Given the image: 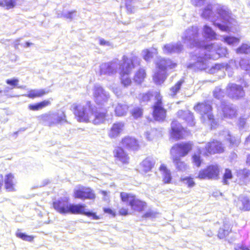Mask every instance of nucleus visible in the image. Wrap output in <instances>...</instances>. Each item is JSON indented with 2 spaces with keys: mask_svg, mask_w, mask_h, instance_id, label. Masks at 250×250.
I'll return each mask as SVG.
<instances>
[{
  "mask_svg": "<svg viewBox=\"0 0 250 250\" xmlns=\"http://www.w3.org/2000/svg\"><path fill=\"white\" fill-rule=\"evenodd\" d=\"M205 0H191L192 3L196 6H201L203 5Z\"/></svg>",
  "mask_w": 250,
  "mask_h": 250,
  "instance_id": "nucleus-59",
  "label": "nucleus"
},
{
  "mask_svg": "<svg viewBox=\"0 0 250 250\" xmlns=\"http://www.w3.org/2000/svg\"><path fill=\"white\" fill-rule=\"evenodd\" d=\"M227 92L229 97L234 99L241 98L245 95L243 87L235 83H229L227 87Z\"/></svg>",
  "mask_w": 250,
  "mask_h": 250,
  "instance_id": "nucleus-16",
  "label": "nucleus"
},
{
  "mask_svg": "<svg viewBox=\"0 0 250 250\" xmlns=\"http://www.w3.org/2000/svg\"><path fill=\"white\" fill-rule=\"evenodd\" d=\"M183 49V45L180 42L171 43L167 44L164 46L163 52L167 54L179 53L182 51Z\"/></svg>",
  "mask_w": 250,
  "mask_h": 250,
  "instance_id": "nucleus-20",
  "label": "nucleus"
},
{
  "mask_svg": "<svg viewBox=\"0 0 250 250\" xmlns=\"http://www.w3.org/2000/svg\"><path fill=\"white\" fill-rule=\"evenodd\" d=\"M48 93V91L44 89L40 90L30 89L28 91L25 96L28 98L34 99L37 98L42 97Z\"/></svg>",
  "mask_w": 250,
  "mask_h": 250,
  "instance_id": "nucleus-26",
  "label": "nucleus"
},
{
  "mask_svg": "<svg viewBox=\"0 0 250 250\" xmlns=\"http://www.w3.org/2000/svg\"><path fill=\"white\" fill-rule=\"evenodd\" d=\"M118 214L121 216H126L129 214V210L126 208H122L118 211Z\"/></svg>",
  "mask_w": 250,
  "mask_h": 250,
  "instance_id": "nucleus-54",
  "label": "nucleus"
},
{
  "mask_svg": "<svg viewBox=\"0 0 250 250\" xmlns=\"http://www.w3.org/2000/svg\"><path fill=\"white\" fill-rule=\"evenodd\" d=\"M93 94L95 102L99 105H104L109 99V94L99 84L94 85Z\"/></svg>",
  "mask_w": 250,
  "mask_h": 250,
  "instance_id": "nucleus-13",
  "label": "nucleus"
},
{
  "mask_svg": "<svg viewBox=\"0 0 250 250\" xmlns=\"http://www.w3.org/2000/svg\"><path fill=\"white\" fill-rule=\"evenodd\" d=\"M237 54H249L250 53V45L247 44H243L240 47L236 49Z\"/></svg>",
  "mask_w": 250,
  "mask_h": 250,
  "instance_id": "nucleus-43",
  "label": "nucleus"
},
{
  "mask_svg": "<svg viewBox=\"0 0 250 250\" xmlns=\"http://www.w3.org/2000/svg\"><path fill=\"white\" fill-rule=\"evenodd\" d=\"M224 151L225 148L222 142L213 139L207 143L203 154L204 156L208 157L212 154L223 153Z\"/></svg>",
  "mask_w": 250,
  "mask_h": 250,
  "instance_id": "nucleus-11",
  "label": "nucleus"
},
{
  "mask_svg": "<svg viewBox=\"0 0 250 250\" xmlns=\"http://www.w3.org/2000/svg\"><path fill=\"white\" fill-rule=\"evenodd\" d=\"M85 205H79V213L84 215L87 217H92L93 219L98 220L100 217L96 214V213L90 212L87 210Z\"/></svg>",
  "mask_w": 250,
  "mask_h": 250,
  "instance_id": "nucleus-31",
  "label": "nucleus"
},
{
  "mask_svg": "<svg viewBox=\"0 0 250 250\" xmlns=\"http://www.w3.org/2000/svg\"><path fill=\"white\" fill-rule=\"evenodd\" d=\"M241 206L239 209L243 211H250V199L247 196H243L239 199Z\"/></svg>",
  "mask_w": 250,
  "mask_h": 250,
  "instance_id": "nucleus-30",
  "label": "nucleus"
},
{
  "mask_svg": "<svg viewBox=\"0 0 250 250\" xmlns=\"http://www.w3.org/2000/svg\"><path fill=\"white\" fill-rule=\"evenodd\" d=\"M180 181L186 185L188 188H192L196 185L193 178L191 176H186L182 177Z\"/></svg>",
  "mask_w": 250,
  "mask_h": 250,
  "instance_id": "nucleus-38",
  "label": "nucleus"
},
{
  "mask_svg": "<svg viewBox=\"0 0 250 250\" xmlns=\"http://www.w3.org/2000/svg\"><path fill=\"white\" fill-rule=\"evenodd\" d=\"M171 155L172 162L178 171H184L187 169L188 165L184 161L182 160V157L176 155Z\"/></svg>",
  "mask_w": 250,
  "mask_h": 250,
  "instance_id": "nucleus-23",
  "label": "nucleus"
},
{
  "mask_svg": "<svg viewBox=\"0 0 250 250\" xmlns=\"http://www.w3.org/2000/svg\"><path fill=\"white\" fill-rule=\"evenodd\" d=\"M28 108L29 110L32 111H37L42 109L39 103L35 104H30L28 105Z\"/></svg>",
  "mask_w": 250,
  "mask_h": 250,
  "instance_id": "nucleus-51",
  "label": "nucleus"
},
{
  "mask_svg": "<svg viewBox=\"0 0 250 250\" xmlns=\"http://www.w3.org/2000/svg\"><path fill=\"white\" fill-rule=\"evenodd\" d=\"M213 95L215 98L220 100L224 97L225 92L219 87H216L213 91Z\"/></svg>",
  "mask_w": 250,
  "mask_h": 250,
  "instance_id": "nucleus-44",
  "label": "nucleus"
},
{
  "mask_svg": "<svg viewBox=\"0 0 250 250\" xmlns=\"http://www.w3.org/2000/svg\"><path fill=\"white\" fill-rule=\"evenodd\" d=\"M159 170L162 172V180L164 184H167L171 183L172 177L170 170L164 164L159 167Z\"/></svg>",
  "mask_w": 250,
  "mask_h": 250,
  "instance_id": "nucleus-24",
  "label": "nucleus"
},
{
  "mask_svg": "<svg viewBox=\"0 0 250 250\" xmlns=\"http://www.w3.org/2000/svg\"><path fill=\"white\" fill-rule=\"evenodd\" d=\"M233 175L231 169L226 168L224 173L222 176V183L224 185H228L229 184V180L231 179Z\"/></svg>",
  "mask_w": 250,
  "mask_h": 250,
  "instance_id": "nucleus-35",
  "label": "nucleus"
},
{
  "mask_svg": "<svg viewBox=\"0 0 250 250\" xmlns=\"http://www.w3.org/2000/svg\"><path fill=\"white\" fill-rule=\"evenodd\" d=\"M57 121L60 122L66 123L65 116L64 114L57 119Z\"/></svg>",
  "mask_w": 250,
  "mask_h": 250,
  "instance_id": "nucleus-61",
  "label": "nucleus"
},
{
  "mask_svg": "<svg viewBox=\"0 0 250 250\" xmlns=\"http://www.w3.org/2000/svg\"><path fill=\"white\" fill-rule=\"evenodd\" d=\"M151 97V94L149 93L140 94L138 98L141 102H146L148 101Z\"/></svg>",
  "mask_w": 250,
  "mask_h": 250,
  "instance_id": "nucleus-49",
  "label": "nucleus"
},
{
  "mask_svg": "<svg viewBox=\"0 0 250 250\" xmlns=\"http://www.w3.org/2000/svg\"><path fill=\"white\" fill-rule=\"evenodd\" d=\"M120 197L123 202L127 203L133 209L139 212L144 211L146 207V202L137 198L133 194L121 192Z\"/></svg>",
  "mask_w": 250,
  "mask_h": 250,
  "instance_id": "nucleus-6",
  "label": "nucleus"
},
{
  "mask_svg": "<svg viewBox=\"0 0 250 250\" xmlns=\"http://www.w3.org/2000/svg\"><path fill=\"white\" fill-rule=\"evenodd\" d=\"M113 154L115 160L119 161L122 165H126L129 164L130 162L129 156L123 147L117 146L113 150Z\"/></svg>",
  "mask_w": 250,
  "mask_h": 250,
  "instance_id": "nucleus-17",
  "label": "nucleus"
},
{
  "mask_svg": "<svg viewBox=\"0 0 250 250\" xmlns=\"http://www.w3.org/2000/svg\"><path fill=\"white\" fill-rule=\"evenodd\" d=\"M39 103L41 105V107L42 109L50 105L51 104V102L48 100H43Z\"/></svg>",
  "mask_w": 250,
  "mask_h": 250,
  "instance_id": "nucleus-57",
  "label": "nucleus"
},
{
  "mask_svg": "<svg viewBox=\"0 0 250 250\" xmlns=\"http://www.w3.org/2000/svg\"><path fill=\"white\" fill-rule=\"evenodd\" d=\"M79 122H90V119H93V124H110L109 118H106L107 115L103 113H96V109L92 107L90 103L87 102L85 106L83 107L82 111L79 110Z\"/></svg>",
  "mask_w": 250,
  "mask_h": 250,
  "instance_id": "nucleus-2",
  "label": "nucleus"
},
{
  "mask_svg": "<svg viewBox=\"0 0 250 250\" xmlns=\"http://www.w3.org/2000/svg\"><path fill=\"white\" fill-rule=\"evenodd\" d=\"M100 192L102 195H103L104 196H106L108 194L107 192L106 191H104V190H102V191H101Z\"/></svg>",
  "mask_w": 250,
  "mask_h": 250,
  "instance_id": "nucleus-63",
  "label": "nucleus"
},
{
  "mask_svg": "<svg viewBox=\"0 0 250 250\" xmlns=\"http://www.w3.org/2000/svg\"><path fill=\"white\" fill-rule=\"evenodd\" d=\"M201 154V151L199 150L198 152L193 153L191 156L192 162L197 167H200L203 163Z\"/></svg>",
  "mask_w": 250,
  "mask_h": 250,
  "instance_id": "nucleus-33",
  "label": "nucleus"
},
{
  "mask_svg": "<svg viewBox=\"0 0 250 250\" xmlns=\"http://www.w3.org/2000/svg\"><path fill=\"white\" fill-rule=\"evenodd\" d=\"M156 71L155 72L153 79L157 84L164 83L167 77V72L175 68L177 63L170 59L161 58L156 62Z\"/></svg>",
  "mask_w": 250,
  "mask_h": 250,
  "instance_id": "nucleus-4",
  "label": "nucleus"
},
{
  "mask_svg": "<svg viewBox=\"0 0 250 250\" xmlns=\"http://www.w3.org/2000/svg\"><path fill=\"white\" fill-rule=\"evenodd\" d=\"M120 144L123 147L128 150L136 151L140 147L138 140L129 136L123 137L120 141Z\"/></svg>",
  "mask_w": 250,
  "mask_h": 250,
  "instance_id": "nucleus-15",
  "label": "nucleus"
},
{
  "mask_svg": "<svg viewBox=\"0 0 250 250\" xmlns=\"http://www.w3.org/2000/svg\"><path fill=\"white\" fill-rule=\"evenodd\" d=\"M32 44L31 43L29 42H26L25 45L26 47H29Z\"/></svg>",
  "mask_w": 250,
  "mask_h": 250,
  "instance_id": "nucleus-64",
  "label": "nucleus"
},
{
  "mask_svg": "<svg viewBox=\"0 0 250 250\" xmlns=\"http://www.w3.org/2000/svg\"><path fill=\"white\" fill-rule=\"evenodd\" d=\"M6 83L13 87H15L18 84L19 80L17 79H8L6 81Z\"/></svg>",
  "mask_w": 250,
  "mask_h": 250,
  "instance_id": "nucleus-53",
  "label": "nucleus"
},
{
  "mask_svg": "<svg viewBox=\"0 0 250 250\" xmlns=\"http://www.w3.org/2000/svg\"><path fill=\"white\" fill-rule=\"evenodd\" d=\"M203 36L206 39L209 40L216 39V34L210 27L207 25H205L203 27Z\"/></svg>",
  "mask_w": 250,
  "mask_h": 250,
  "instance_id": "nucleus-29",
  "label": "nucleus"
},
{
  "mask_svg": "<svg viewBox=\"0 0 250 250\" xmlns=\"http://www.w3.org/2000/svg\"><path fill=\"white\" fill-rule=\"evenodd\" d=\"M50 116V115L49 114L45 113V114L41 115L39 116V118H40V120H41L43 122H45V121H47L49 119Z\"/></svg>",
  "mask_w": 250,
  "mask_h": 250,
  "instance_id": "nucleus-58",
  "label": "nucleus"
},
{
  "mask_svg": "<svg viewBox=\"0 0 250 250\" xmlns=\"http://www.w3.org/2000/svg\"><path fill=\"white\" fill-rule=\"evenodd\" d=\"M239 64L241 68L250 76V60L248 59H242Z\"/></svg>",
  "mask_w": 250,
  "mask_h": 250,
  "instance_id": "nucleus-39",
  "label": "nucleus"
},
{
  "mask_svg": "<svg viewBox=\"0 0 250 250\" xmlns=\"http://www.w3.org/2000/svg\"><path fill=\"white\" fill-rule=\"evenodd\" d=\"M194 110L201 115L203 124L216 125L217 122L212 114V108L208 101L198 103L194 106Z\"/></svg>",
  "mask_w": 250,
  "mask_h": 250,
  "instance_id": "nucleus-5",
  "label": "nucleus"
},
{
  "mask_svg": "<svg viewBox=\"0 0 250 250\" xmlns=\"http://www.w3.org/2000/svg\"><path fill=\"white\" fill-rule=\"evenodd\" d=\"M99 43L101 45L104 46H111V43L108 42L106 41L104 39L100 38L99 39Z\"/></svg>",
  "mask_w": 250,
  "mask_h": 250,
  "instance_id": "nucleus-55",
  "label": "nucleus"
},
{
  "mask_svg": "<svg viewBox=\"0 0 250 250\" xmlns=\"http://www.w3.org/2000/svg\"><path fill=\"white\" fill-rule=\"evenodd\" d=\"M96 197L94 191L89 187H82L79 189V198L94 200Z\"/></svg>",
  "mask_w": 250,
  "mask_h": 250,
  "instance_id": "nucleus-22",
  "label": "nucleus"
},
{
  "mask_svg": "<svg viewBox=\"0 0 250 250\" xmlns=\"http://www.w3.org/2000/svg\"><path fill=\"white\" fill-rule=\"evenodd\" d=\"M201 16L210 20L214 26L223 31H227L229 29L230 21L232 20L228 8L219 4L208 5L203 9Z\"/></svg>",
  "mask_w": 250,
  "mask_h": 250,
  "instance_id": "nucleus-1",
  "label": "nucleus"
},
{
  "mask_svg": "<svg viewBox=\"0 0 250 250\" xmlns=\"http://www.w3.org/2000/svg\"><path fill=\"white\" fill-rule=\"evenodd\" d=\"M146 76L145 70L143 69H140L135 73L134 80L136 83H140L144 81Z\"/></svg>",
  "mask_w": 250,
  "mask_h": 250,
  "instance_id": "nucleus-36",
  "label": "nucleus"
},
{
  "mask_svg": "<svg viewBox=\"0 0 250 250\" xmlns=\"http://www.w3.org/2000/svg\"><path fill=\"white\" fill-rule=\"evenodd\" d=\"M128 110V106L125 104H118L115 108V112L117 116L125 115Z\"/></svg>",
  "mask_w": 250,
  "mask_h": 250,
  "instance_id": "nucleus-34",
  "label": "nucleus"
},
{
  "mask_svg": "<svg viewBox=\"0 0 250 250\" xmlns=\"http://www.w3.org/2000/svg\"><path fill=\"white\" fill-rule=\"evenodd\" d=\"M218 43H214L206 45L202 48L198 49V52L201 54H204L205 57L207 59L216 60L219 58L217 51Z\"/></svg>",
  "mask_w": 250,
  "mask_h": 250,
  "instance_id": "nucleus-14",
  "label": "nucleus"
},
{
  "mask_svg": "<svg viewBox=\"0 0 250 250\" xmlns=\"http://www.w3.org/2000/svg\"><path fill=\"white\" fill-rule=\"evenodd\" d=\"M223 41L229 45H233L239 43V39L234 37L227 36L223 37Z\"/></svg>",
  "mask_w": 250,
  "mask_h": 250,
  "instance_id": "nucleus-40",
  "label": "nucleus"
},
{
  "mask_svg": "<svg viewBox=\"0 0 250 250\" xmlns=\"http://www.w3.org/2000/svg\"><path fill=\"white\" fill-rule=\"evenodd\" d=\"M122 130L121 126H113L111 128L109 133V136L110 138H115L121 134Z\"/></svg>",
  "mask_w": 250,
  "mask_h": 250,
  "instance_id": "nucleus-41",
  "label": "nucleus"
},
{
  "mask_svg": "<svg viewBox=\"0 0 250 250\" xmlns=\"http://www.w3.org/2000/svg\"><path fill=\"white\" fill-rule=\"evenodd\" d=\"M182 39L185 44L192 46L201 47V42L199 40L198 28L197 26L188 28L185 32Z\"/></svg>",
  "mask_w": 250,
  "mask_h": 250,
  "instance_id": "nucleus-9",
  "label": "nucleus"
},
{
  "mask_svg": "<svg viewBox=\"0 0 250 250\" xmlns=\"http://www.w3.org/2000/svg\"><path fill=\"white\" fill-rule=\"evenodd\" d=\"M123 63L120 65V75L122 83L127 86L130 84L131 80L129 75L133 69L140 64V59L137 56L133 55L130 58L124 55L122 58Z\"/></svg>",
  "mask_w": 250,
  "mask_h": 250,
  "instance_id": "nucleus-3",
  "label": "nucleus"
},
{
  "mask_svg": "<svg viewBox=\"0 0 250 250\" xmlns=\"http://www.w3.org/2000/svg\"><path fill=\"white\" fill-rule=\"evenodd\" d=\"M156 216V212L153 211H148L142 215V217L145 219L153 218Z\"/></svg>",
  "mask_w": 250,
  "mask_h": 250,
  "instance_id": "nucleus-52",
  "label": "nucleus"
},
{
  "mask_svg": "<svg viewBox=\"0 0 250 250\" xmlns=\"http://www.w3.org/2000/svg\"><path fill=\"white\" fill-rule=\"evenodd\" d=\"M157 54V49L154 48H152L150 49H145L142 51V53L144 59L146 62H149L153 57V55Z\"/></svg>",
  "mask_w": 250,
  "mask_h": 250,
  "instance_id": "nucleus-32",
  "label": "nucleus"
},
{
  "mask_svg": "<svg viewBox=\"0 0 250 250\" xmlns=\"http://www.w3.org/2000/svg\"><path fill=\"white\" fill-rule=\"evenodd\" d=\"M222 111L224 117L232 118L236 114V109L231 104H222Z\"/></svg>",
  "mask_w": 250,
  "mask_h": 250,
  "instance_id": "nucleus-28",
  "label": "nucleus"
},
{
  "mask_svg": "<svg viewBox=\"0 0 250 250\" xmlns=\"http://www.w3.org/2000/svg\"><path fill=\"white\" fill-rule=\"evenodd\" d=\"M17 4V0H1L0 6L4 7L7 9L14 8Z\"/></svg>",
  "mask_w": 250,
  "mask_h": 250,
  "instance_id": "nucleus-37",
  "label": "nucleus"
},
{
  "mask_svg": "<svg viewBox=\"0 0 250 250\" xmlns=\"http://www.w3.org/2000/svg\"><path fill=\"white\" fill-rule=\"evenodd\" d=\"M225 64H216L214 66L211 67L210 71L211 73H215L217 70L224 69L226 67Z\"/></svg>",
  "mask_w": 250,
  "mask_h": 250,
  "instance_id": "nucleus-50",
  "label": "nucleus"
},
{
  "mask_svg": "<svg viewBox=\"0 0 250 250\" xmlns=\"http://www.w3.org/2000/svg\"><path fill=\"white\" fill-rule=\"evenodd\" d=\"M4 188L7 191H16L15 176L12 173L5 175L4 179Z\"/></svg>",
  "mask_w": 250,
  "mask_h": 250,
  "instance_id": "nucleus-19",
  "label": "nucleus"
},
{
  "mask_svg": "<svg viewBox=\"0 0 250 250\" xmlns=\"http://www.w3.org/2000/svg\"><path fill=\"white\" fill-rule=\"evenodd\" d=\"M142 109L139 107L134 108L131 111V114L134 118L137 119L142 115Z\"/></svg>",
  "mask_w": 250,
  "mask_h": 250,
  "instance_id": "nucleus-48",
  "label": "nucleus"
},
{
  "mask_svg": "<svg viewBox=\"0 0 250 250\" xmlns=\"http://www.w3.org/2000/svg\"><path fill=\"white\" fill-rule=\"evenodd\" d=\"M217 51L219 58L221 57H227L228 54V50L226 47H221L218 44Z\"/></svg>",
  "mask_w": 250,
  "mask_h": 250,
  "instance_id": "nucleus-47",
  "label": "nucleus"
},
{
  "mask_svg": "<svg viewBox=\"0 0 250 250\" xmlns=\"http://www.w3.org/2000/svg\"><path fill=\"white\" fill-rule=\"evenodd\" d=\"M234 250H250L248 247L243 245H237Z\"/></svg>",
  "mask_w": 250,
  "mask_h": 250,
  "instance_id": "nucleus-60",
  "label": "nucleus"
},
{
  "mask_svg": "<svg viewBox=\"0 0 250 250\" xmlns=\"http://www.w3.org/2000/svg\"><path fill=\"white\" fill-rule=\"evenodd\" d=\"M177 115L190 125H195L196 123L193 113L189 111L179 110L177 112Z\"/></svg>",
  "mask_w": 250,
  "mask_h": 250,
  "instance_id": "nucleus-25",
  "label": "nucleus"
},
{
  "mask_svg": "<svg viewBox=\"0 0 250 250\" xmlns=\"http://www.w3.org/2000/svg\"><path fill=\"white\" fill-rule=\"evenodd\" d=\"M220 173V169L217 165H209L199 171L197 178L201 180H218Z\"/></svg>",
  "mask_w": 250,
  "mask_h": 250,
  "instance_id": "nucleus-8",
  "label": "nucleus"
},
{
  "mask_svg": "<svg viewBox=\"0 0 250 250\" xmlns=\"http://www.w3.org/2000/svg\"><path fill=\"white\" fill-rule=\"evenodd\" d=\"M207 58L199 56L197 57V61L193 64H190L188 67L194 68L198 70H205L209 67V65L207 60Z\"/></svg>",
  "mask_w": 250,
  "mask_h": 250,
  "instance_id": "nucleus-21",
  "label": "nucleus"
},
{
  "mask_svg": "<svg viewBox=\"0 0 250 250\" xmlns=\"http://www.w3.org/2000/svg\"><path fill=\"white\" fill-rule=\"evenodd\" d=\"M172 134L173 136L177 140L184 138L182 130L172 128Z\"/></svg>",
  "mask_w": 250,
  "mask_h": 250,
  "instance_id": "nucleus-46",
  "label": "nucleus"
},
{
  "mask_svg": "<svg viewBox=\"0 0 250 250\" xmlns=\"http://www.w3.org/2000/svg\"><path fill=\"white\" fill-rule=\"evenodd\" d=\"M52 207L61 214L78 213V205L70 204L66 198H62L53 202Z\"/></svg>",
  "mask_w": 250,
  "mask_h": 250,
  "instance_id": "nucleus-7",
  "label": "nucleus"
},
{
  "mask_svg": "<svg viewBox=\"0 0 250 250\" xmlns=\"http://www.w3.org/2000/svg\"><path fill=\"white\" fill-rule=\"evenodd\" d=\"M121 64L118 61H114L111 62L105 63L100 66L101 74H112L117 72Z\"/></svg>",
  "mask_w": 250,
  "mask_h": 250,
  "instance_id": "nucleus-18",
  "label": "nucleus"
},
{
  "mask_svg": "<svg viewBox=\"0 0 250 250\" xmlns=\"http://www.w3.org/2000/svg\"><path fill=\"white\" fill-rule=\"evenodd\" d=\"M232 231L230 225L225 223L218 230L217 236L220 239H224L228 237Z\"/></svg>",
  "mask_w": 250,
  "mask_h": 250,
  "instance_id": "nucleus-27",
  "label": "nucleus"
},
{
  "mask_svg": "<svg viewBox=\"0 0 250 250\" xmlns=\"http://www.w3.org/2000/svg\"><path fill=\"white\" fill-rule=\"evenodd\" d=\"M156 101L153 106V117L156 121H163L166 118L167 111L164 108L162 102V96L159 93L155 95Z\"/></svg>",
  "mask_w": 250,
  "mask_h": 250,
  "instance_id": "nucleus-12",
  "label": "nucleus"
},
{
  "mask_svg": "<svg viewBox=\"0 0 250 250\" xmlns=\"http://www.w3.org/2000/svg\"><path fill=\"white\" fill-rule=\"evenodd\" d=\"M103 210L104 213L109 214L113 217H115L116 215V212L110 208H104Z\"/></svg>",
  "mask_w": 250,
  "mask_h": 250,
  "instance_id": "nucleus-56",
  "label": "nucleus"
},
{
  "mask_svg": "<svg viewBox=\"0 0 250 250\" xmlns=\"http://www.w3.org/2000/svg\"><path fill=\"white\" fill-rule=\"evenodd\" d=\"M183 82L184 81L183 80H180L179 81H178L174 86L172 87L170 89L169 94L171 96H174L176 95L177 93L180 89Z\"/></svg>",
  "mask_w": 250,
  "mask_h": 250,
  "instance_id": "nucleus-42",
  "label": "nucleus"
},
{
  "mask_svg": "<svg viewBox=\"0 0 250 250\" xmlns=\"http://www.w3.org/2000/svg\"><path fill=\"white\" fill-rule=\"evenodd\" d=\"M194 145L191 142H185L174 144L171 148V155L178 154V156L185 157L193 149Z\"/></svg>",
  "mask_w": 250,
  "mask_h": 250,
  "instance_id": "nucleus-10",
  "label": "nucleus"
},
{
  "mask_svg": "<svg viewBox=\"0 0 250 250\" xmlns=\"http://www.w3.org/2000/svg\"><path fill=\"white\" fill-rule=\"evenodd\" d=\"M113 92L115 93V94L118 97L121 95V92L120 90H118L117 88H116L115 89L113 90Z\"/></svg>",
  "mask_w": 250,
  "mask_h": 250,
  "instance_id": "nucleus-62",
  "label": "nucleus"
},
{
  "mask_svg": "<svg viewBox=\"0 0 250 250\" xmlns=\"http://www.w3.org/2000/svg\"><path fill=\"white\" fill-rule=\"evenodd\" d=\"M16 236L22 240L28 242H32L34 239V237L31 235H28L24 233L19 232L16 234Z\"/></svg>",
  "mask_w": 250,
  "mask_h": 250,
  "instance_id": "nucleus-45",
  "label": "nucleus"
}]
</instances>
